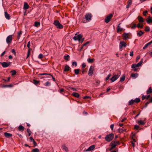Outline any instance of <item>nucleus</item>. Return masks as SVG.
<instances>
[{
	"mask_svg": "<svg viewBox=\"0 0 152 152\" xmlns=\"http://www.w3.org/2000/svg\"><path fill=\"white\" fill-rule=\"evenodd\" d=\"M114 136V134L113 133H111L106 135L105 137V139L106 141L109 142L113 139Z\"/></svg>",
	"mask_w": 152,
	"mask_h": 152,
	"instance_id": "obj_1",
	"label": "nucleus"
},
{
	"mask_svg": "<svg viewBox=\"0 0 152 152\" xmlns=\"http://www.w3.org/2000/svg\"><path fill=\"white\" fill-rule=\"evenodd\" d=\"M53 24L57 28L61 29L63 27V26L61 24L58 20H55L54 21Z\"/></svg>",
	"mask_w": 152,
	"mask_h": 152,
	"instance_id": "obj_2",
	"label": "nucleus"
},
{
	"mask_svg": "<svg viewBox=\"0 0 152 152\" xmlns=\"http://www.w3.org/2000/svg\"><path fill=\"white\" fill-rule=\"evenodd\" d=\"M113 16V15L112 14H110L109 15H107L104 20V21L105 23H109L110 20V19Z\"/></svg>",
	"mask_w": 152,
	"mask_h": 152,
	"instance_id": "obj_3",
	"label": "nucleus"
},
{
	"mask_svg": "<svg viewBox=\"0 0 152 152\" xmlns=\"http://www.w3.org/2000/svg\"><path fill=\"white\" fill-rule=\"evenodd\" d=\"M121 75L120 73L118 74L117 75H115L112 77L110 79L111 81L113 82L115 81L118 78H119Z\"/></svg>",
	"mask_w": 152,
	"mask_h": 152,
	"instance_id": "obj_4",
	"label": "nucleus"
},
{
	"mask_svg": "<svg viewBox=\"0 0 152 152\" xmlns=\"http://www.w3.org/2000/svg\"><path fill=\"white\" fill-rule=\"evenodd\" d=\"M12 41V35H10L8 36L6 39L7 43L8 44H10Z\"/></svg>",
	"mask_w": 152,
	"mask_h": 152,
	"instance_id": "obj_5",
	"label": "nucleus"
},
{
	"mask_svg": "<svg viewBox=\"0 0 152 152\" xmlns=\"http://www.w3.org/2000/svg\"><path fill=\"white\" fill-rule=\"evenodd\" d=\"M94 70V67L93 66H90L88 72V75L90 76H91L93 73V71Z\"/></svg>",
	"mask_w": 152,
	"mask_h": 152,
	"instance_id": "obj_6",
	"label": "nucleus"
},
{
	"mask_svg": "<svg viewBox=\"0 0 152 152\" xmlns=\"http://www.w3.org/2000/svg\"><path fill=\"white\" fill-rule=\"evenodd\" d=\"M83 35L80 34L79 35H78L77 36H75L73 37V39L75 40H78L79 41H80V39L82 37Z\"/></svg>",
	"mask_w": 152,
	"mask_h": 152,
	"instance_id": "obj_7",
	"label": "nucleus"
},
{
	"mask_svg": "<svg viewBox=\"0 0 152 152\" xmlns=\"http://www.w3.org/2000/svg\"><path fill=\"white\" fill-rule=\"evenodd\" d=\"M85 19L87 21H89L91 20L92 17V15L91 13H88L85 15Z\"/></svg>",
	"mask_w": 152,
	"mask_h": 152,
	"instance_id": "obj_8",
	"label": "nucleus"
},
{
	"mask_svg": "<svg viewBox=\"0 0 152 152\" xmlns=\"http://www.w3.org/2000/svg\"><path fill=\"white\" fill-rule=\"evenodd\" d=\"M11 63L10 62H3L1 63V65L3 67H7Z\"/></svg>",
	"mask_w": 152,
	"mask_h": 152,
	"instance_id": "obj_9",
	"label": "nucleus"
},
{
	"mask_svg": "<svg viewBox=\"0 0 152 152\" xmlns=\"http://www.w3.org/2000/svg\"><path fill=\"white\" fill-rule=\"evenodd\" d=\"M126 43L124 41H121L120 43L119 47L121 49L122 47H126Z\"/></svg>",
	"mask_w": 152,
	"mask_h": 152,
	"instance_id": "obj_10",
	"label": "nucleus"
},
{
	"mask_svg": "<svg viewBox=\"0 0 152 152\" xmlns=\"http://www.w3.org/2000/svg\"><path fill=\"white\" fill-rule=\"evenodd\" d=\"M120 144L119 142L118 141H113L111 143V145H114L115 146V147L117 145H119Z\"/></svg>",
	"mask_w": 152,
	"mask_h": 152,
	"instance_id": "obj_11",
	"label": "nucleus"
},
{
	"mask_svg": "<svg viewBox=\"0 0 152 152\" xmlns=\"http://www.w3.org/2000/svg\"><path fill=\"white\" fill-rule=\"evenodd\" d=\"M95 146L94 145H93L89 147L86 150V151H90L93 150L95 148Z\"/></svg>",
	"mask_w": 152,
	"mask_h": 152,
	"instance_id": "obj_12",
	"label": "nucleus"
},
{
	"mask_svg": "<svg viewBox=\"0 0 152 152\" xmlns=\"http://www.w3.org/2000/svg\"><path fill=\"white\" fill-rule=\"evenodd\" d=\"M146 21L148 24H150V23H152V18L150 16L148 17Z\"/></svg>",
	"mask_w": 152,
	"mask_h": 152,
	"instance_id": "obj_13",
	"label": "nucleus"
},
{
	"mask_svg": "<svg viewBox=\"0 0 152 152\" xmlns=\"http://www.w3.org/2000/svg\"><path fill=\"white\" fill-rule=\"evenodd\" d=\"M122 36L124 40H126L129 38V34L128 33H124L123 34Z\"/></svg>",
	"mask_w": 152,
	"mask_h": 152,
	"instance_id": "obj_14",
	"label": "nucleus"
},
{
	"mask_svg": "<svg viewBox=\"0 0 152 152\" xmlns=\"http://www.w3.org/2000/svg\"><path fill=\"white\" fill-rule=\"evenodd\" d=\"M29 6L28 4L26 2H24L23 9L24 10H27L29 8Z\"/></svg>",
	"mask_w": 152,
	"mask_h": 152,
	"instance_id": "obj_15",
	"label": "nucleus"
},
{
	"mask_svg": "<svg viewBox=\"0 0 152 152\" xmlns=\"http://www.w3.org/2000/svg\"><path fill=\"white\" fill-rule=\"evenodd\" d=\"M4 15L5 18L7 20H9L10 18V15L7 12H4Z\"/></svg>",
	"mask_w": 152,
	"mask_h": 152,
	"instance_id": "obj_16",
	"label": "nucleus"
},
{
	"mask_svg": "<svg viewBox=\"0 0 152 152\" xmlns=\"http://www.w3.org/2000/svg\"><path fill=\"white\" fill-rule=\"evenodd\" d=\"M144 34V32H143L142 30H140L137 33V36L138 37H140Z\"/></svg>",
	"mask_w": 152,
	"mask_h": 152,
	"instance_id": "obj_17",
	"label": "nucleus"
},
{
	"mask_svg": "<svg viewBox=\"0 0 152 152\" xmlns=\"http://www.w3.org/2000/svg\"><path fill=\"white\" fill-rule=\"evenodd\" d=\"M121 24V23H119L117 26V32H119V31H121L123 29L122 28H121L120 26V25Z\"/></svg>",
	"mask_w": 152,
	"mask_h": 152,
	"instance_id": "obj_18",
	"label": "nucleus"
},
{
	"mask_svg": "<svg viewBox=\"0 0 152 152\" xmlns=\"http://www.w3.org/2000/svg\"><path fill=\"white\" fill-rule=\"evenodd\" d=\"M70 69V67L68 65H66L65 66V68L64 69V71L65 72L69 71Z\"/></svg>",
	"mask_w": 152,
	"mask_h": 152,
	"instance_id": "obj_19",
	"label": "nucleus"
},
{
	"mask_svg": "<svg viewBox=\"0 0 152 152\" xmlns=\"http://www.w3.org/2000/svg\"><path fill=\"white\" fill-rule=\"evenodd\" d=\"M151 44H152V40L149 42L147 43L146 45H145L144 46L143 48V49H145L146 48H147L148 45H150Z\"/></svg>",
	"mask_w": 152,
	"mask_h": 152,
	"instance_id": "obj_20",
	"label": "nucleus"
},
{
	"mask_svg": "<svg viewBox=\"0 0 152 152\" xmlns=\"http://www.w3.org/2000/svg\"><path fill=\"white\" fill-rule=\"evenodd\" d=\"M72 95L73 96H74L75 97H77V98H78L79 97V94L78 93H76V92H74L72 94Z\"/></svg>",
	"mask_w": 152,
	"mask_h": 152,
	"instance_id": "obj_21",
	"label": "nucleus"
},
{
	"mask_svg": "<svg viewBox=\"0 0 152 152\" xmlns=\"http://www.w3.org/2000/svg\"><path fill=\"white\" fill-rule=\"evenodd\" d=\"M118 131L119 133H121L125 132L126 131V129L123 127L122 128L118 129Z\"/></svg>",
	"mask_w": 152,
	"mask_h": 152,
	"instance_id": "obj_22",
	"label": "nucleus"
},
{
	"mask_svg": "<svg viewBox=\"0 0 152 152\" xmlns=\"http://www.w3.org/2000/svg\"><path fill=\"white\" fill-rule=\"evenodd\" d=\"M137 18L140 22H144L143 19L142 17L139 16Z\"/></svg>",
	"mask_w": 152,
	"mask_h": 152,
	"instance_id": "obj_23",
	"label": "nucleus"
},
{
	"mask_svg": "<svg viewBox=\"0 0 152 152\" xmlns=\"http://www.w3.org/2000/svg\"><path fill=\"white\" fill-rule=\"evenodd\" d=\"M5 136L7 138L12 136V134L9 133L5 132L4 134Z\"/></svg>",
	"mask_w": 152,
	"mask_h": 152,
	"instance_id": "obj_24",
	"label": "nucleus"
},
{
	"mask_svg": "<svg viewBox=\"0 0 152 152\" xmlns=\"http://www.w3.org/2000/svg\"><path fill=\"white\" fill-rule=\"evenodd\" d=\"M63 149L65 150L66 151H68V149L67 147L64 144L62 145V147Z\"/></svg>",
	"mask_w": 152,
	"mask_h": 152,
	"instance_id": "obj_25",
	"label": "nucleus"
},
{
	"mask_svg": "<svg viewBox=\"0 0 152 152\" xmlns=\"http://www.w3.org/2000/svg\"><path fill=\"white\" fill-rule=\"evenodd\" d=\"M138 76V74L137 73H132L131 75V76L134 78H136Z\"/></svg>",
	"mask_w": 152,
	"mask_h": 152,
	"instance_id": "obj_26",
	"label": "nucleus"
},
{
	"mask_svg": "<svg viewBox=\"0 0 152 152\" xmlns=\"http://www.w3.org/2000/svg\"><path fill=\"white\" fill-rule=\"evenodd\" d=\"M18 129L20 131H23L24 130V127L22 125H20L18 127Z\"/></svg>",
	"mask_w": 152,
	"mask_h": 152,
	"instance_id": "obj_27",
	"label": "nucleus"
},
{
	"mask_svg": "<svg viewBox=\"0 0 152 152\" xmlns=\"http://www.w3.org/2000/svg\"><path fill=\"white\" fill-rule=\"evenodd\" d=\"M80 70V69H75L74 70V71L75 74L76 75H78L79 73Z\"/></svg>",
	"mask_w": 152,
	"mask_h": 152,
	"instance_id": "obj_28",
	"label": "nucleus"
},
{
	"mask_svg": "<svg viewBox=\"0 0 152 152\" xmlns=\"http://www.w3.org/2000/svg\"><path fill=\"white\" fill-rule=\"evenodd\" d=\"M40 23L39 22H35L34 23V26L37 27H39L40 25Z\"/></svg>",
	"mask_w": 152,
	"mask_h": 152,
	"instance_id": "obj_29",
	"label": "nucleus"
},
{
	"mask_svg": "<svg viewBox=\"0 0 152 152\" xmlns=\"http://www.w3.org/2000/svg\"><path fill=\"white\" fill-rule=\"evenodd\" d=\"M129 3L126 6V8H129L132 3V1L131 0H129Z\"/></svg>",
	"mask_w": 152,
	"mask_h": 152,
	"instance_id": "obj_30",
	"label": "nucleus"
},
{
	"mask_svg": "<svg viewBox=\"0 0 152 152\" xmlns=\"http://www.w3.org/2000/svg\"><path fill=\"white\" fill-rule=\"evenodd\" d=\"M137 123L140 125H144L145 124L144 122L142 120L138 121Z\"/></svg>",
	"mask_w": 152,
	"mask_h": 152,
	"instance_id": "obj_31",
	"label": "nucleus"
},
{
	"mask_svg": "<svg viewBox=\"0 0 152 152\" xmlns=\"http://www.w3.org/2000/svg\"><path fill=\"white\" fill-rule=\"evenodd\" d=\"M152 92V89L151 87H150L147 91V94H149L151 93Z\"/></svg>",
	"mask_w": 152,
	"mask_h": 152,
	"instance_id": "obj_32",
	"label": "nucleus"
},
{
	"mask_svg": "<svg viewBox=\"0 0 152 152\" xmlns=\"http://www.w3.org/2000/svg\"><path fill=\"white\" fill-rule=\"evenodd\" d=\"M52 77V79L54 81H55V78L53 77L51 74H48V76H46V77Z\"/></svg>",
	"mask_w": 152,
	"mask_h": 152,
	"instance_id": "obj_33",
	"label": "nucleus"
},
{
	"mask_svg": "<svg viewBox=\"0 0 152 152\" xmlns=\"http://www.w3.org/2000/svg\"><path fill=\"white\" fill-rule=\"evenodd\" d=\"M22 34V31H20L18 33V35L17 37V38L18 39H19L20 38V35Z\"/></svg>",
	"mask_w": 152,
	"mask_h": 152,
	"instance_id": "obj_34",
	"label": "nucleus"
},
{
	"mask_svg": "<svg viewBox=\"0 0 152 152\" xmlns=\"http://www.w3.org/2000/svg\"><path fill=\"white\" fill-rule=\"evenodd\" d=\"M94 60V59H91L90 58H88V59L87 61L89 63H92L93 61Z\"/></svg>",
	"mask_w": 152,
	"mask_h": 152,
	"instance_id": "obj_35",
	"label": "nucleus"
},
{
	"mask_svg": "<svg viewBox=\"0 0 152 152\" xmlns=\"http://www.w3.org/2000/svg\"><path fill=\"white\" fill-rule=\"evenodd\" d=\"M32 152H39V150L37 148H35L32 150Z\"/></svg>",
	"mask_w": 152,
	"mask_h": 152,
	"instance_id": "obj_36",
	"label": "nucleus"
},
{
	"mask_svg": "<svg viewBox=\"0 0 152 152\" xmlns=\"http://www.w3.org/2000/svg\"><path fill=\"white\" fill-rule=\"evenodd\" d=\"M143 62V59H142L141 61L138 63L137 64L138 67H139L140 66Z\"/></svg>",
	"mask_w": 152,
	"mask_h": 152,
	"instance_id": "obj_37",
	"label": "nucleus"
},
{
	"mask_svg": "<svg viewBox=\"0 0 152 152\" xmlns=\"http://www.w3.org/2000/svg\"><path fill=\"white\" fill-rule=\"evenodd\" d=\"M140 23H138L137 25V26L138 28H142L143 27V24H142L141 25H140Z\"/></svg>",
	"mask_w": 152,
	"mask_h": 152,
	"instance_id": "obj_38",
	"label": "nucleus"
},
{
	"mask_svg": "<svg viewBox=\"0 0 152 152\" xmlns=\"http://www.w3.org/2000/svg\"><path fill=\"white\" fill-rule=\"evenodd\" d=\"M138 67L137 64H134L132 65V68L134 69L136 67Z\"/></svg>",
	"mask_w": 152,
	"mask_h": 152,
	"instance_id": "obj_39",
	"label": "nucleus"
},
{
	"mask_svg": "<svg viewBox=\"0 0 152 152\" xmlns=\"http://www.w3.org/2000/svg\"><path fill=\"white\" fill-rule=\"evenodd\" d=\"M11 72L12 73V76L15 75L16 73V72L14 70L11 71Z\"/></svg>",
	"mask_w": 152,
	"mask_h": 152,
	"instance_id": "obj_40",
	"label": "nucleus"
},
{
	"mask_svg": "<svg viewBox=\"0 0 152 152\" xmlns=\"http://www.w3.org/2000/svg\"><path fill=\"white\" fill-rule=\"evenodd\" d=\"M125 77L124 76L121 77L120 81L123 82L125 80Z\"/></svg>",
	"mask_w": 152,
	"mask_h": 152,
	"instance_id": "obj_41",
	"label": "nucleus"
},
{
	"mask_svg": "<svg viewBox=\"0 0 152 152\" xmlns=\"http://www.w3.org/2000/svg\"><path fill=\"white\" fill-rule=\"evenodd\" d=\"M45 86H48L50 85V83L49 81L47 82L45 84Z\"/></svg>",
	"mask_w": 152,
	"mask_h": 152,
	"instance_id": "obj_42",
	"label": "nucleus"
},
{
	"mask_svg": "<svg viewBox=\"0 0 152 152\" xmlns=\"http://www.w3.org/2000/svg\"><path fill=\"white\" fill-rule=\"evenodd\" d=\"M134 103L133 101V100L132 99L129 101V105H131L133 104Z\"/></svg>",
	"mask_w": 152,
	"mask_h": 152,
	"instance_id": "obj_43",
	"label": "nucleus"
},
{
	"mask_svg": "<svg viewBox=\"0 0 152 152\" xmlns=\"http://www.w3.org/2000/svg\"><path fill=\"white\" fill-rule=\"evenodd\" d=\"M145 31H150V28L148 26H146L145 27Z\"/></svg>",
	"mask_w": 152,
	"mask_h": 152,
	"instance_id": "obj_44",
	"label": "nucleus"
},
{
	"mask_svg": "<svg viewBox=\"0 0 152 152\" xmlns=\"http://www.w3.org/2000/svg\"><path fill=\"white\" fill-rule=\"evenodd\" d=\"M27 132L29 134V136H30L31 134V131L29 129H27Z\"/></svg>",
	"mask_w": 152,
	"mask_h": 152,
	"instance_id": "obj_45",
	"label": "nucleus"
},
{
	"mask_svg": "<svg viewBox=\"0 0 152 152\" xmlns=\"http://www.w3.org/2000/svg\"><path fill=\"white\" fill-rule=\"evenodd\" d=\"M33 81L35 85H37L39 83V81H38L35 80H33Z\"/></svg>",
	"mask_w": 152,
	"mask_h": 152,
	"instance_id": "obj_46",
	"label": "nucleus"
},
{
	"mask_svg": "<svg viewBox=\"0 0 152 152\" xmlns=\"http://www.w3.org/2000/svg\"><path fill=\"white\" fill-rule=\"evenodd\" d=\"M137 25H136V24H133L132 26L131 27V28L132 29H135L136 26H137Z\"/></svg>",
	"mask_w": 152,
	"mask_h": 152,
	"instance_id": "obj_47",
	"label": "nucleus"
},
{
	"mask_svg": "<svg viewBox=\"0 0 152 152\" xmlns=\"http://www.w3.org/2000/svg\"><path fill=\"white\" fill-rule=\"evenodd\" d=\"M135 102L138 103L140 101V99L139 98H136L135 99Z\"/></svg>",
	"mask_w": 152,
	"mask_h": 152,
	"instance_id": "obj_48",
	"label": "nucleus"
},
{
	"mask_svg": "<svg viewBox=\"0 0 152 152\" xmlns=\"http://www.w3.org/2000/svg\"><path fill=\"white\" fill-rule=\"evenodd\" d=\"M43 55L41 53L39 55L38 58L39 59H41L43 58Z\"/></svg>",
	"mask_w": 152,
	"mask_h": 152,
	"instance_id": "obj_49",
	"label": "nucleus"
},
{
	"mask_svg": "<svg viewBox=\"0 0 152 152\" xmlns=\"http://www.w3.org/2000/svg\"><path fill=\"white\" fill-rule=\"evenodd\" d=\"M72 65H75V66H76L77 65V63L76 61L73 62L72 63Z\"/></svg>",
	"mask_w": 152,
	"mask_h": 152,
	"instance_id": "obj_50",
	"label": "nucleus"
},
{
	"mask_svg": "<svg viewBox=\"0 0 152 152\" xmlns=\"http://www.w3.org/2000/svg\"><path fill=\"white\" fill-rule=\"evenodd\" d=\"M111 76V74H109L106 78V79H105L106 80H108L109 79L110 77Z\"/></svg>",
	"mask_w": 152,
	"mask_h": 152,
	"instance_id": "obj_51",
	"label": "nucleus"
},
{
	"mask_svg": "<svg viewBox=\"0 0 152 152\" xmlns=\"http://www.w3.org/2000/svg\"><path fill=\"white\" fill-rule=\"evenodd\" d=\"M13 86L11 85H5L3 86V87H12Z\"/></svg>",
	"mask_w": 152,
	"mask_h": 152,
	"instance_id": "obj_52",
	"label": "nucleus"
},
{
	"mask_svg": "<svg viewBox=\"0 0 152 152\" xmlns=\"http://www.w3.org/2000/svg\"><path fill=\"white\" fill-rule=\"evenodd\" d=\"M148 13V11L147 10H145L143 12V15L145 16H146V14Z\"/></svg>",
	"mask_w": 152,
	"mask_h": 152,
	"instance_id": "obj_53",
	"label": "nucleus"
},
{
	"mask_svg": "<svg viewBox=\"0 0 152 152\" xmlns=\"http://www.w3.org/2000/svg\"><path fill=\"white\" fill-rule=\"evenodd\" d=\"M111 147L109 149V150L110 151H111V150H112L113 148H115V146L114 145H111Z\"/></svg>",
	"mask_w": 152,
	"mask_h": 152,
	"instance_id": "obj_54",
	"label": "nucleus"
},
{
	"mask_svg": "<svg viewBox=\"0 0 152 152\" xmlns=\"http://www.w3.org/2000/svg\"><path fill=\"white\" fill-rule=\"evenodd\" d=\"M82 68L83 69L86 66V64L84 63H83L82 65Z\"/></svg>",
	"mask_w": 152,
	"mask_h": 152,
	"instance_id": "obj_55",
	"label": "nucleus"
},
{
	"mask_svg": "<svg viewBox=\"0 0 152 152\" xmlns=\"http://www.w3.org/2000/svg\"><path fill=\"white\" fill-rule=\"evenodd\" d=\"M30 41H29L28 42L27 45V47L29 49L30 48Z\"/></svg>",
	"mask_w": 152,
	"mask_h": 152,
	"instance_id": "obj_56",
	"label": "nucleus"
},
{
	"mask_svg": "<svg viewBox=\"0 0 152 152\" xmlns=\"http://www.w3.org/2000/svg\"><path fill=\"white\" fill-rule=\"evenodd\" d=\"M69 57V55H67L66 56H64L65 59L66 60H68Z\"/></svg>",
	"mask_w": 152,
	"mask_h": 152,
	"instance_id": "obj_57",
	"label": "nucleus"
},
{
	"mask_svg": "<svg viewBox=\"0 0 152 152\" xmlns=\"http://www.w3.org/2000/svg\"><path fill=\"white\" fill-rule=\"evenodd\" d=\"M48 74H47V73H43L39 74V75H48Z\"/></svg>",
	"mask_w": 152,
	"mask_h": 152,
	"instance_id": "obj_58",
	"label": "nucleus"
},
{
	"mask_svg": "<svg viewBox=\"0 0 152 152\" xmlns=\"http://www.w3.org/2000/svg\"><path fill=\"white\" fill-rule=\"evenodd\" d=\"M11 52L12 53H13L15 55H16V53L15 52V50L14 49H12V51H11Z\"/></svg>",
	"mask_w": 152,
	"mask_h": 152,
	"instance_id": "obj_59",
	"label": "nucleus"
},
{
	"mask_svg": "<svg viewBox=\"0 0 152 152\" xmlns=\"http://www.w3.org/2000/svg\"><path fill=\"white\" fill-rule=\"evenodd\" d=\"M139 128V126L138 125H134V128L135 129H138Z\"/></svg>",
	"mask_w": 152,
	"mask_h": 152,
	"instance_id": "obj_60",
	"label": "nucleus"
},
{
	"mask_svg": "<svg viewBox=\"0 0 152 152\" xmlns=\"http://www.w3.org/2000/svg\"><path fill=\"white\" fill-rule=\"evenodd\" d=\"M114 124H112L110 126V127L112 130H113V128H114Z\"/></svg>",
	"mask_w": 152,
	"mask_h": 152,
	"instance_id": "obj_61",
	"label": "nucleus"
},
{
	"mask_svg": "<svg viewBox=\"0 0 152 152\" xmlns=\"http://www.w3.org/2000/svg\"><path fill=\"white\" fill-rule=\"evenodd\" d=\"M147 54H149V55L151 56H152V51L151 52H149L147 53Z\"/></svg>",
	"mask_w": 152,
	"mask_h": 152,
	"instance_id": "obj_62",
	"label": "nucleus"
},
{
	"mask_svg": "<svg viewBox=\"0 0 152 152\" xmlns=\"http://www.w3.org/2000/svg\"><path fill=\"white\" fill-rule=\"evenodd\" d=\"M70 89H71V90H73V91H76L77 90V89L74 88H70Z\"/></svg>",
	"mask_w": 152,
	"mask_h": 152,
	"instance_id": "obj_63",
	"label": "nucleus"
},
{
	"mask_svg": "<svg viewBox=\"0 0 152 152\" xmlns=\"http://www.w3.org/2000/svg\"><path fill=\"white\" fill-rule=\"evenodd\" d=\"M129 55L130 56H133V51H131Z\"/></svg>",
	"mask_w": 152,
	"mask_h": 152,
	"instance_id": "obj_64",
	"label": "nucleus"
}]
</instances>
